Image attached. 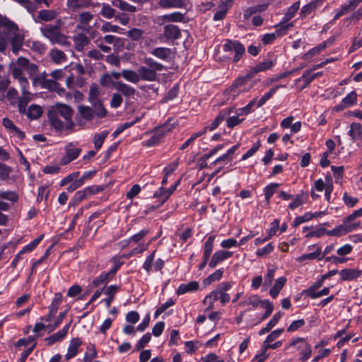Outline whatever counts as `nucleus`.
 Instances as JSON below:
<instances>
[{
	"label": "nucleus",
	"instance_id": "680f3d73",
	"mask_svg": "<svg viewBox=\"0 0 362 362\" xmlns=\"http://www.w3.org/2000/svg\"><path fill=\"white\" fill-rule=\"evenodd\" d=\"M25 68H22L19 64V58L17 59L16 63L11 68V75L14 79H18L20 77L25 76L23 74Z\"/></svg>",
	"mask_w": 362,
	"mask_h": 362
},
{
	"label": "nucleus",
	"instance_id": "4be33fe9",
	"mask_svg": "<svg viewBox=\"0 0 362 362\" xmlns=\"http://www.w3.org/2000/svg\"><path fill=\"white\" fill-rule=\"evenodd\" d=\"M231 6L232 0H222L221 4L218 6V11L214 16V20L221 21L223 19Z\"/></svg>",
	"mask_w": 362,
	"mask_h": 362
},
{
	"label": "nucleus",
	"instance_id": "de8ad7c7",
	"mask_svg": "<svg viewBox=\"0 0 362 362\" xmlns=\"http://www.w3.org/2000/svg\"><path fill=\"white\" fill-rule=\"evenodd\" d=\"M279 187V184H278V183H271L264 187V192L267 205H269V199L275 193V192L276 191V189Z\"/></svg>",
	"mask_w": 362,
	"mask_h": 362
},
{
	"label": "nucleus",
	"instance_id": "338daca9",
	"mask_svg": "<svg viewBox=\"0 0 362 362\" xmlns=\"http://www.w3.org/2000/svg\"><path fill=\"white\" fill-rule=\"evenodd\" d=\"M115 10L107 4H103L100 14L105 18L110 19L115 16Z\"/></svg>",
	"mask_w": 362,
	"mask_h": 362
},
{
	"label": "nucleus",
	"instance_id": "9d476101",
	"mask_svg": "<svg viewBox=\"0 0 362 362\" xmlns=\"http://www.w3.org/2000/svg\"><path fill=\"white\" fill-rule=\"evenodd\" d=\"M64 150L65 154L60 160V163L62 165H67L72 160L77 158L81 152V148L75 147L72 144L66 145Z\"/></svg>",
	"mask_w": 362,
	"mask_h": 362
},
{
	"label": "nucleus",
	"instance_id": "603ef678",
	"mask_svg": "<svg viewBox=\"0 0 362 362\" xmlns=\"http://www.w3.org/2000/svg\"><path fill=\"white\" fill-rule=\"evenodd\" d=\"M275 27L276 28V30L275 33L276 36H283L286 34L287 30L290 28L293 27V23H288L287 21H285L283 20Z\"/></svg>",
	"mask_w": 362,
	"mask_h": 362
},
{
	"label": "nucleus",
	"instance_id": "4468645a",
	"mask_svg": "<svg viewBox=\"0 0 362 362\" xmlns=\"http://www.w3.org/2000/svg\"><path fill=\"white\" fill-rule=\"evenodd\" d=\"M274 62L269 59H267L262 62H259L256 66L252 67L250 70L248 71L249 77H253L259 72L272 69V67L274 66Z\"/></svg>",
	"mask_w": 362,
	"mask_h": 362
},
{
	"label": "nucleus",
	"instance_id": "f03ea898",
	"mask_svg": "<svg viewBox=\"0 0 362 362\" xmlns=\"http://www.w3.org/2000/svg\"><path fill=\"white\" fill-rule=\"evenodd\" d=\"M24 37L16 24H10L6 29L0 30V52H4L11 43L12 51L17 53L22 47Z\"/></svg>",
	"mask_w": 362,
	"mask_h": 362
},
{
	"label": "nucleus",
	"instance_id": "8fccbe9b",
	"mask_svg": "<svg viewBox=\"0 0 362 362\" xmlns=\"http://www.w3.org/2000/svg\"><path fill=\"white\" fill-rule=\"evenodd\" d=\"M214 239V235H210L204 244L203 257H205V259H209L211 256V254L213 250Z\"/></svg>",
	"mask_w": 362,
	"mask_h": 362
},
{
	"label": "nucleus",
	"instance_id": "393cba45",
	"mask_svg": "<svg viewBox=\"0 0 362 362\" xmlns=\"http://www.w3.org/2000/svg\"><path fill=\"white\" fill-rule=\"evenodd\" d=\"M184 14L181 12H174L169 14L161 16L159 18L160 25L165 23H178L183 21Z\"/></svg>",
	"mask_w": 362,
	"mask_h": 362
},
{
	"label": "nucleus",
	"instance_id": "a18cd8bd",
	"mask_svg": "<svg viewBox=\"0 0 362 362\" xmlns=\"http://www.w3.org/2000/svg\"><path fill=\"white\" fill-rule=\"evenodd\" d=\"M5 96L6 99L8 100L11 105H16L19 97L18 93L15 88L12 87L8 88V90L5 93Z\"/></svg>",
	"mask_w": 362,
	"mask_h": 362
},
{
	"label": "nucleus",
	"instance_id": "423d86ee",
	"mask_svg": "<svg viewBox=\"0 0 362 362\" xmlns=\"http://www.w3.org/2000/svg\"><path fill=\"white\" fill-rule=\"evenodd\" d=\"M49 111L62 117L66 121V129H71L74 127V124L72 121L74 111L69 105L58 103L52 106Z\"/></svg>",
	"mask_w": 362,
	"mask_h": 362
},
{
	"label": "nucleus",
	"instance_id": "c756f323",
	"mask_svg": "<svg viewBox=\"0 0 362 362\" xmlns=\"http://www.w3.org/2000/svg\"><path fill=\"white\" fill-rule=\"evenodd\" d=\"M324 258V255L322 254L321 248L317 247L316 250L313 252L308 253L303 255L298 258H296V261L301 262L306 260H313L318 259L322 260Z\"/></svg>",
	"mask_w": 362,
	"mask_h": 362
},
{
	"label": "nucleus",
	"instance_id": "c03bdc74",
	"mask_svg": "<svg viewBox=\"0 0 362 362\" xmlns=\"http://www.w3.org/2000/svg\"><path fill=\"white\" fill-rule=\"evenodd\" d=\"M58 13L54 10H41L38 13V18L43 21H50L55 19Z\"/></svg>",
	"mask_w": 362,
	"mask_h": 362
},
{
	"label": "nucleus",
	"instance_id": "aec40b11",
	"mask_svg": "<svg viewBox=\"0 0 362 362\" xmlns=\"http://www.w3.org/2000/svg\"><path fill=\"white\" fill-rule=\"evenodd\" d=\"M71 321L69 323L66 324L64 327L58 331L57 332L53 334L52 335L46 338V341L49 345H52L54 343L57 341H61L64 337L66 335L68 330L70 327Z\"/></svg>",
	"mask_w": 362,
	"mask_h": 362
},
{
	"label": "nucleus",
	"instance_id": "09e8293b",
	"mask_svg": "<svg viewBox=\"0 0 362 362\" xmlns=\"http://www.w3.org/2000/svg\"><path fill=\"white\" fill-rule=\"evenodd\" d=\"M90 103L93 105V110L94 112V117L97 116L99 118H103L106 116L107 112L100 101Z\"/></svg>",
	"mask_w": 362,
	"mask_h": 362
},
{
	"label": "nucleus",
	"instance_id": "b1692460",
	"mask_svg": "<svg viewBox=\"0 0 362 362\" xmlns=\"http://www.w3.org/2000/svg\"><path fill=\"white\" fill-rule=\"evenodd\" d=\"M356 101L357 94L355 91H351L343 98L341 103L336 107V109L337 110H342L356 104Z\"/></svg>",
	"mask_w": 362,
	"mask_h": 362
},
{
	"label": "nucleus",
	"instance_id": "a19ab883",
	"mask_svg": "<svg viewBox=\"0 0 362 362\" xmlns=\"http://www.w3.org/2000/svg\"><path fill=\"white\" fill-rule=\"evenodd\" d=\"M218 299V297L216 289L208 294L203 300V303L207 306L206 310L209 311L213 309L214 303Z\"/></svg>",
	"mask_w": 362,
	"mask_h": 362
},
{
	"label": "nucleus",
	"instance_id": "0eeeda50",
	"mask_svg": "<svg viewBox=\"0 0 362 362\" xmlns=\"http://www.w3.org/2000/svg\"><path fill=\"white\" fill-rule=\"evenodd\" d=\"M173 129V125L169 123V121L163 125L156 127L153 131V134L151 137L145 141V145L152 146L158 144L162 138L168 132H171Z\"/></svg>",
	"mask_w": 362,
	"mask_h": 362
},
{
	"label": "nucleus",
	"instance_id": "39448f33",
	"mask_svg": "<svg viewBox=\"0 0 362 362\" xmlns=\"http://www.w3.org/2000/svg\"><path fill=\"white\" fill-rule=\"evenodd\" d=\"M223 50L227 53L226 57L237 63L245 53L244 45L238 40L227 39L223 45Z\"/></svg>",
	"mask_w": 362,
	"mask_h": 362
},
{
	"label": "nucleus",
	"instance_id": "2eb2a0df",
	"mask_svg": "<svg viewBox=\"0 0 362 362\" xmlns=\"http://www.w3.org/2000/svg\"><path fill=\"white\" fill-rule=\"evenodd\" d=\"M231 288V285L228 282H222L216 288L218 299L222 304H226L229 302L230 297L226 292Z\"/></svg>",
	"mask_w": 362,
	"mask_h": 362
},
{
	"label": "nucleus",
	"instance_id": "7ed1b4c3",
	"mask_svg": "<svg viewBox=\"0 0 362 362\" xmlns=\"http://www.w3.org/2000/svg\"><path fill=\"white\" fill-rule=\"evenodd\" d=\"M42 35L48 39L51 44H58L62 46L69 47L70 42L68 37L62 33L57 25H47L40 29Z\"/></svg>",
	"mask_w": 362,
	"mask_h": 362
},
{
	"label": "nucleus",
	"instance_id": "052dcab7",
	"mask_svg": "<svg viewBox=\"0 0 362 362\" xmlns=\"http://www.w3.org/2000/svg\"><path fill=\"white\" fill-rule=\"evenodd\" d=\"M223 269H219L216 270L213 274H210L204 281V283L206 285L211 284L214 281L220 280L222 278Z\"/></svg>",
	"mask_w": 362,
	"mask_h": 362
},
{
	"label": "nucleus",
	"instance_id": "37998d69",
	"mask_svg": "<svg viewBox=\"0 0 362 362\" xmlns=\"http://www.w3.org/2000/svg\"><path fill=\"white\" fill-rule=\"evenodd\" d=\"M2 124L4 127L13 132L17 134L18 136L20 139H23L25 134L23 132H21L18 128L13 123V122L8 118H4L2 121Z\"/></svg>",
	"mask_w": 362,
	"mask_h": 362
},
{
	"label": "nucleus",
	"instance_id": "20e7f679",
	"mask_svg": "<svg viewBox=\"0 0 362 362\" xmlns=\"http://www.w3.org/2000/svg\"><path fill=\"white\" fill-rule=\"evenodd\" d=\"M252 77H249L247 72L244 76L238 77L232 85L225 90L226 95L230 96L227 100H234L240 93L248 92L254 86V83H247Z\"/></svg>",
	"mask_w": 362,
	"mask_h": 362
},
{
	"label": "nucleus",
	"instance_id": "5fc2aeb1",
	"mask_svg": "<svg viewBox=\"0 0 362 362\" xmlns=\"http://www.w3.org/2000/svg\"><path fill=\"white\" fill-rule=\"evenodd\" d=\"M42 113V108L37 105H31L27 112V116L30 119H37Z\"/></svg>",
	"mask_w": 362,
	"mask_h": 362
},
{
	"label": "nucleus",
	"instance_id": "69168bd1",
	"mask_svg": "<svg viewBox=\"0 0 362 362\" xmlns=\"http://www.w3.org/2000/svg\"><path fill=\"white\" fill-rule=\"evenodd\" d=\"M280 87H284V86H276L270 89L269 92L264 93V95L259 100L257 107H259L262 105H263L276 93V91Z\"/></svg>",
	"mask_w": 362,
	"mask_h": 362
},
{
	"label": "nucleus",
	"instance_id": "58836bf2",
	"mask_svg": "<svg viewBox=\"0 0 362 362\" xmlns=\"http://www.w3.org/2000/svg\"><path fill=\"white\" fill-rule=\"evenodd\" d=\"M31 93H22L21 96L18 98L16 105L18 106V111L21 113H24L25 112L27 105L31 100Z\"/></svg>",
	"mask_w": 362,
	"mask_h": 362
},
{
	"label": "nucleus",
	"instance_id": "cd10ccee",
	"mask_svg": "<svg viewBox=\"0 0 362 362\" xmlns=\"http://www.w3.org/2000/svg\"><path fill=\"white\" fill-rule=\"evenodd\" d=\"M115 89L125 97H131L135 94V89L128 84L118 81L115 85Z\"/></svg>",
	"mask_w": 362,
	"mask_h": 362
},
{
	"label": "nucleus",
	"instance_id": "bf43d9fd",
	"mask_svg": "<svg viewBox=\"0 0 362 362\" xmlns=\"http://www.w3.org/2000/svg\"><path fill=\"white\" fill-rule=\"evenodd\" d=\"M29 47L33 51L40 54H44L47 49L46 45L43 42L37 40L32 41Z\"/></svg>",
	"mask_w": 362,
	"mask_h": 362
},
{
	"label": "nucleus",
	"instance_id": "9b49d317",
	"mask_svg": "<svg viewBox=\"0 0 362 362\" xmlns=\"http://www.w3.org/2000/svg\"><path fill=\"white\" fill-rule=\"evenodd\" d=\"M151 53L156 58L165 62L170 61L174 57L173 50L168 47H156L153 49Z\"/></svg>",
	"mask_w": 362,
	"mask_h": 362
},
{
	"label": "nucleus",
	"instance_id": "412c9836",
	"mask_svg": "<svg viewBox=\"0 0 362 362\" xmlns=\"http://www.w3.org/2000/svg\"><path fill=\"white\" fill-rule=\"evenodd\" d=\"M362 272L358 269H344L340 271L339 275L342 281H352L361 276Z\"/></svg>",
	"mask_w": 362,
	"mask_h": 362
},
{
	"label": "nucleus",
	"instance_id": "f257e3e1",
	"mask_svg": "<svg viewBox=\"0 0 362 362\" xmlns=\"http://www.w3.org/2000/svg\"><path fill=\"white\" fill-rule=\"evenodd\" d=\"M144 64L138 68L137 71L123 69L122 74L124 79L132 83H138L140 81L153 82L158 81L159 73L166 69L163 64L151 57H146Z\"/></svg>",
	"mask_w": 362,
	"mask_h": 362
},
{
	"label": "nucleus",
	"instance_id": "4d7b16f0",
	"mask_svg": "<svg viewBox=\"0 0 362 362\" xmlns=\"http://www.w3.org/2000/svg\"><path fill=\"white\" fill-rule=\"evenodd\" d=\"M262 308H265L264 314L259 318V322L267 319L273 312L274 305L269 300H264L262 303Z\"/></svg>",
	"mask_w": 362,
	"mask_h": 362
},
{
	"label": "nucleus",
	"instance_id": "f704fd0d",
	"mask_svg": "<svg viewBox=\"0 0 362 362\" xmlns=\"http://www.w3.org/2000/svg\"><path fill=\"white\" fill-rule=\"evenodd\" d=\"M286 282V278L284 276H281L276 280L274 286L270 289L269 291V294L273 298H276L278 296L280 291L283 288Z\"/></svg>",
	"mask_w": 362,
	"mask_h": 362
},
{
	"label": "nucleus",
	"instance_id": "ddd939ff",
	"mask_svg": "<svg viewBox=\"0 0 362 362\" xmlns=\"http://www.w3.org/2000/svg\"><path fill=\"white\" fill-rule=\"evenodd\" d=\"M119 265H116L112 270L108 272H104L97 276L92 282L93 286H99L107 284L115 274Z\"/></svg>",
	"mask_w": 362,
	"mask_h": 362
},
{
	"label": "nucleus",
	"instance_id": "ea45409f",
	"mask_svg": "<svg viewBox=\"0 0 362 362\" xmlns=\"http://www.w3.org/2000/svg\"><path fill=\"white\" fill-rule=\"evenodd\" d=\"M349 135L352 138L353 141L360 139L362 136V127L361 124L354 122L351 124Z\"/></svg>",
	"mask_w": 362,
	"mask_h": 362
},
{
	"label": "nucleus",
	"instance_id": "6ab92c4d",
	"mask_svg": "<svg viewBox=\"0 0 362 362\" xmlns=\"http://www.w3.org/2000/svg\"><path fill=\"white\" fill-rule=\"evenodd\" d=\"M233 108L232 107L222 110L216 116L215 119L209 126L205 127V128H207V130L209 131H214L218 127L219 124L224 120L226 117L233 112Z\"/></svg>",
	"mask_w": 362,
	"mask_h": 362
},
{
	"label": "nucleus",
	"instance_id": "0e129e2a",
	"mask_svg": "<svg viewBox=\"0 0 362 362\" xmlns=\"http://www.w3.org/2000/svg\"><path fill=\"white\" fill-rule=\"evenodd\" d=\"M0 198L14 203L17 202L18 200V194L13 191H1Z\"/></svg>",
	"mask_w": 362,
	"mask_h": 362
},
{
	"label": "nucleus",
	"instance_id": "c85d7f7f",
	"mask_svg": "<svg viewBox=\"0 0 362 362\" xmlns=\"http://www.w3.org/2000/svg\"><path fill=\"white\" fill-rule=\"evenodd\" d=\"M49 56L52 61L57 64H62L67 59L66 55L64 52L57 48L52 49L49 51Z\"/></svg>",
	"mask_w": 362,
	"mask_h": 362
},
{
	"label": "nucleus",
	"instance_id": "dca6fc26",
	"mask_svg": "<svg viewBox=\"0 0 362 362\" xmlns=\"http://www.w3.org/2000/svg\"><path fill=\"white\" fill-rule=\"evenodd\" d=\"M74 47L76 51L82 52L86 46L90 43L89 37L83 33H78L72 37Z\"/></svg>",
	"mask_w": 362,
	"mask_h": 362
},
{
	"label": "nucleus",
	"instance_id": "e2e57ef3",
	"mask_svg": "<svg viewBox=\"0 0 362 362\" xmlns=\"http://www.w3.org/2000/svg\"><path fill=\"white\" fill-rule=\"evenodd\" d=\"M300 4L299 2H295L293 3L288 9L287 12L285 13V16L283 18L285 21H288L290 19H291L298 10L299 9Z\"/></svg>",
	"mask_w": 362,
	"mask_h": 362
},
{
	"label": "nucleus",
	"instance_id": "a211bd4d",
	"mask_svg": "<svg viewBox=\"0 0 362 362\" xmlns=\"http://www.w3.org/2000/svg\"><path fill=\"white\" fill-rule=\"evenodd\" d=\"M62 303V295L60 293H56L54 298H53L51 305L49 306V314L47 316L42 318V320H45L46 322H49L51 320L52 317H53L59 307V305Z\"/></svg>",
	"mask_w": 362,
	"mask_h": 362
},
{
	"label": "nucleus",
	"instance_id": "774afa93",
	"mask_svg": "<svg viewBox=\"0 0 362 362\" xmlns=\"http://www.w3.org/2000/svg\"><path fill=\"white\" fill-rule=\"evenodd\" d=\"M362 47V29L360 30L358 35L354 37L353 44L349 49V52H354Z\"/></svg>",
	"mask_w": 362,
	"mask_h": 362
},
{
	"label": "nucleus",
	"instance_id": "4c0bfd02",
	"mask_svg": "<svg viewBox=\"0 0 362 362\" xmlns=\"http://www.w3.org/2000/svg\"><path fill=\"white\" fill-rule=\"evenodd\" d=\"M158 4L163 8H182L184 5L182 0H159Z\"/></svg>",
	"mask_w": 362,
	"mask_h": 362
},
{
	"label": "nucleus",
	"instance_id": "72a5a7b5",
	"mask_svg": "<svg viewBox=\"0 0 362 362\" xmlns=\"http://www.w3.org/2000/svg\"><path fill=\"white\" fill-rule=\"evenodd\" d=\"M119 291V286L117 285H111L106 289H104V293L107 296V298L103 300L107 307H110L114 300V296Z\"/></svg>",
	"mask_w": 362,
	"mask_h": 362
},
{
	"label": "nucleus",
	"instance_id": "5701e85b",
	"mask_svg": "<svg viewBox=\"0 0 362 362\" xmlns=\"http://www.w3.org/2000/svg\"><path fill=\"white\" fill-rule=\"evenodd\" d=\"M19 64L22 68H25V71L31 78L37 75L38 66L35 64L30 63L28 59L19 57Z\"/></svg>",
	"mask_w": 362,
	"mask_h": 362
},
{
	"label": "nucleus",
	"instance_id": "6e6552de",
	"mask_svg": "<svg viewBox=\"0 0 362 362\" xmlns=\"http://www.w3.org/2000/svg\"><path fill=\"white\" fill-rule=\"evenodd\" d=\"M290 346L294 347L300 351L301 361H307L311 356V346L305 338H296L290 343Z\"/></svg>",
	"mask_w": 362,
	"mask_h": 362
},
{
	"label": "nucleus",
	"instance_id": "6e6d98bb",
	"mask_svg": "<svg viewBox=\"0 0 362 362\" xmlns=\"http://www.w3.org/2000/svg\"><path fill=\"white\" fill-rule=\"evenodd\" d=\"M78 111L81 117L86 120H91L94 117V112L93 108L88 106H80Z\"/></svg>",
	"mask_w": 362,
	"mask_h": 362
},
{
	"label": "nucleus",
	"instance_id": "a878e982",
	"mask_svg": "<svg viewBox=\"0 0 362 362\" xmlns=\"http://www.w3.org/2000/svg\"><path fill=\"white\" fill-rule=\"evenodd\" d=\"M47 117L51 125L57 130L61 131L64 129H66V121L61 120L59 116L57 115L50 111L47 112Z\"/></svg>",
	"mask_w": 362,
	"mask_h": 362
},
{
	"label": "nucleus",
	"instance_id": "473e14b6",
	"mask_svg": "<svg viewBox=\"0 0 362 362\" xmlns=\"http://www.w3.org/2000/svg\"><path fill=\"white\" fill-rule=\"evenodd\" d=\"M199 284L197 281H191L188 284H182L177 289V295H182L187 292H193L198 289Z\"/></svg>",
	"mask_w": 362,
	"mask_h": 362
},
{
	"label": "nucleus",
	"instance_id": "f8f14e48",
	"mask_svg": "<svg viewBox=\"0 0 362 362\" xmlns=\"http://www.w3.org/2000/svg\"><path fill=\"white\" fill-rule=\"evenodd\" d=\"M181 31L175 25L168 24L163 28V37L168 40H175L180 37Z\"/></svg>",
	"mask_w": 362,
	"mask_h": 362
},
{
	"label": "nucleus",
	"instance_id": "7c9ffc66",
	"mask_svg": "<svg viewBox=\"0 0 362 362\" xmlns=\"http://www.w3.org/2000/svg\"><path fill=\"white\" fill-rule=\"evenodd\" d=\"M11 81L8 76L0 75V101L6 100L5 93L8 90Z\"/></svg>",
	"mask_w": 362,
	"mask_h": 362
},
{
	"label": "nucleus",
	"instance_id": "c9c22d12",
	"mask_svg": "<svg viewBox=\"0 0 362 362\" xmlns=\"http://www.w3.org/2000/svg\"><path fill=\"white\" fill-rule=\"evenodd\" d=\"M314 80L312 76L311 71H305L301 77L296 80V83H300L303 81L302 84H299V90H302L305 88L313 81Z\"/></svg>",
	"mask_w": 362,
	"mask_h": 362
},
{
	"label": "nucleus",
	"instance_id": "49530a36",
	"mask_svg": "<svg viewBox=\"0 0 362 362\" xmlns=\"http://www.w3.org/2000/svg\"><path fill=\"white\" fill-rule=\"evenodd\" d=\"M153 197L160 199L158 206H162L170 197L166 188L160 187L155 193Z\"/></svg>",
	"mask_w": 362,
	"mask_h": 362
},
{
	"label": "nucleus",
	"instance_id": "3c124183",
	"mask_svg": "<svg viewBox=\"0 0 362 362\" xmlns=\"http://www.w3.org/2000/svg\"><path fill=\"white\" fill-rule=\"evenodd\" d=\"M321 3L320 0H314L309 4L303 6L300 11V14L305 16L313 11Z\"/></svg>",
	"mask_w": 362,
	"mask_h": 362
},
{
	"label": "nucleus",
	"instance_id": "1a4fd4ad",
	"mask_svg": "<svg viewBox=\"0 0 362 362\" xmlns=\"http://www.w3.org/2000/svg\"><path fill=\"white\" fill-rule=\"evenodd\" d=\"M360 226V222H355V223L353 224H346L342 220V224L335 227L333 230H327V235L337 237L344 235L359 228Z\"/></svg>",
	"mask_w": 362,
	"mask_h": 362
},
{
	"label": "nucleus",
	"instance_id": "79ce46f5",
	"mask_svg": "<svg viewBox=\"0 0 362 362\" xmlns=\"http://www.w3.org/2000/svg\"><path fill=\"white\" fill-rule=\"evenodd\" d=\"M326 47H327V42H323L320 43L319 45L310 49L307 53H305L303 56V59L305 60L310 59L311 57L320 54L322 50H324L326 48Z\"/></svg>",
	"mask_w": 362,
	"mask_h": 362
},
{
	"label": "nucleus",
	"instance_id": "13d9d810",
	"mask_svg": "<svg viewBox=\"0 0 362 362\" xmlns=\"http://www.w3.org/2000/svg\"><path fill=\"white\" fill-rule=\"evenodd\" d=\"M107 135H108V132L104 131L99 134H96L94 136L93 142H94L95 148L96 150H98L101 148V146H102L105 138L107 136Z\"/></svg>",
	"mask_w": 362,
	"mask_h": 362
},
{
	"label": "nucleus",
	"instance_id": "f3484780",
	"mask_svg": "<svg viewBox=\"0 0 362 362\" xmlns=\"http://www.w3.org/2000/svg\"><path fill=\"white\" fill-rule=\"evenodd\" d=\"M232 255V252L226 250H218L212 255L211 259L209 263V266L211 268H214L218 263L228 259Z\"/></svg>",
	"mask_w": 362,
	"mask_h": 362
},
{
	"label": "nucleus",
	"instance_id": "bb28decb",
	"mask_svg": "<svg viewBox=\"0 0 362 362\" xmlns=\"http://www.w3.org/2000/svg\"><path fill=\"white\" fill-rule=\"evenodd\" d=\"M81 344L82 341L79 338H74L70 341L67 353L65 356L66 360H69L77 355L78 349Z\"/></svg>",
	"mask_w": 362,
	"mask_h": 362
},
{
	"label": "nucleus",
	"instance_id": "864d4df0",
	"mask_svg": "<svg viewBox=\"0 0 362 362\" xmlns=\"http://www.w3.org/2000/svg\"><path fill=\"white\" fill-rule=\"evenodd\" d=\"M263 300H261L259 297L257 295L252 296L249 298H247L244 301H242L240 303V305L245 306V305H252L254 308H257L258 306L262 307V303Z\"/></svg>",
	"mask_w": 362,
	"mask_h": 362
},
{
	"label": "nucleus",
	"instance_id": "e433bc0d",
	"mask_svg": "<svg viewBox=\"0 0 362 362\" xmlns=\"http://www.w3.org/2000/svg\"><path fill=\"white\" fill-rule=\"evenodd\" d=\"M67 6L73 10H78L87 8L90 6L88 0H67Z\"/></svg>",
	"mask_w": 362,
	"mask_h": 362
},
{
	"label": "nucleus",
	"instance_id": "2f4dec72",
	"mask_svg": "<svg viewBox=\"0 0 362 362\" xmlns=\"http://www.w3.org/2000/svg\"><path fill=\"white\" fill-rule=\"evenodd\" d=\"M93 18V15L89 12H82L78 14L79 24L76 25L78 29L87 30V25Z\"/></svg>",
	"mask_w": 362,
	"mask_h": 362
}]
</instances>
